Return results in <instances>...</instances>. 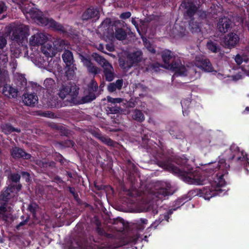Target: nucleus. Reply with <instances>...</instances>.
<instances>
[{"mask_svg": "<svg viewBox=\"0 0 249 249\" xmlns=\"http://www.w3.org/2000/svg\"><path fill=\"white\" fill-rule=\"evenodd\" d=\"M188 162V160L183 156L177 161V163L182 166L181 169L169 162L162 163L160 166L178 175L188 184L204 185L208 182V185L199 190L200 196L206 200L225 194L227 183L224 176L228 173L229 165L225 163L224 160L206 164L204 171L194 170Z\"/></svg>", "mask_w": 249, "mask_h": 249, "instance_id": "obj_1", "label": "nucleus"}, {"mask_svg": "<svg viewBox=\"0 0 249 249\" xmlns=\"http://www.w3.org/2000/svg\"><path fill=\"white\" fill-rule=\"evenodd\" d=\"M57 50L51 44H47L41 47V53H37L32 57V61L36 65L42 67L50 71L59 70V65L57 60H53V57L55 55Z\"/></svg>", "mask_w": 249, "mask_h": 249, "instance_id": "obj_2", "label": "nucleus"}, {"mask_svg": "<svg viewBox=\"0 0 249 249\" xmlns=\"http://www.w3.org/2000/svg\"><path fill=\"white\" fill-rule=\"evenodd\" d=\"M28 35L27 26L21 24L14 29L11 47V58H18L20 56L21 48H25Z\"/></svg>", "mask_w": 249, "mask_h": 249, "instance_id": "obj_3", "label": "nucleus"}, {"mask_svg": "<svg viewBox=\"0 0 249 249\" xmlns=\"http://www.w3.org/2000/svg\"><path fill=\"white\" fill-rule=\"evenodd\" d=\"M162 58L164 62L163 67L165 69L174 71L175 72L174 76H185L187 75V71H194L193 68L187 67V69L182 66L180 61H175L176 58L173 56V53L168 50H165L163 52L162 54Z\"/></svg>", "mask_w": 249, "mask_h": 249, "instance_id": "obj_4", "label": "nucleus"}, {"mask_svg": "<svg viewBox=\"0 0 249 249\" xmlns=\"http://www.w3.org/2000/svg\"><path fill=\"white\" fill-rule=\"evenodd\" d=\"M26 11L25 15L27 18H31L35 20L37 24L42 26H46L49 28L64 31V27L60 24L56 22L52 18L43 16L40 11L37 9L32 8L29 10L24 9Z\"/></svg>", "mask_w": 249, "mask_h": 249, "instance_id": "obj_5", "label": "nucleus"}, {"mask_svg": "<svg viewBox=\"0 0 249 249\" xmlns=\"http://www.w3.org/2000/svg\"><path fill=\"white\" fill-rule=\"evenodd\" d=\"M171 184L168 182L159 181L156 183L154 187L150 189L147 193V197L150 201L157 202L163 199L166 196L171 195L170 191Z\"/></svg>", "mask_w": 249, "mask_h": 249, "instance_id": "obj_6", "label": "nucleus"}, {"mask_svg": "<svg viewBox=\"0 0 249 249\" xmlns=\"http://www.w3.org/2000/svg\"><path fill=\"white\" fill-rule=\"evenodd\" d=\"M223 158H220L219 160H231L235 159V160L241 163V164L247 166L249 164L247 154L243 151H240L239 147L235 144L232 145L231 147L225 151L223 154ZM225 163L227 164L225 162Z\"/></svg>", "mask_w": 249, "mask_h": 249, "instance_id": "obj_7", "label": "nucleus"}, {"mask_svg": "<svg viewBox=\"0 0 249 249\" xmlns=\"http://www.w3.org/2000/svg\"><path fill=\"white\" fill-rule=\"evenodd\" d=\"M78 89L76 85H63L59 89L58 94L61 98H67V101L72 102H74V100L78 95Z\"/></svg>", "mask_w": 249, "mask_h": 249, "instance_id": "obj_8", "label": "nucleus"}, {"mask_svg": "<svg viewBox=\"0 0 249 249\" xmlns=\"http://www.w3.org/2000/svg\"><path fill=\"white\" fill-rule=\"evenodd\" d=\"M94 59L100 64L104 69V72L106 79L108 81H111L114 79L113 68L106 59L96 53L92 54Z\"/></svg>", "mask_w": 249, "mask_h": 249, "instance_id": "obj_9", "label": "nucleus"}, {"mask_svg": "<svg viewBox=\"0 0 249 249\" xmlns=\"http://www.w3.org/2000/svg\"><path fill=\"white\" fill-rule=\"evenodd\" d=\"M142 59V52L140 51L130 54L127 57V60L124 61L123 59H119L120 66L124 71H127L134 64L141 61Z\"/></svg>", "mask_w": 249, "mask_h": 249, "instance_id": "obj_10", "label": "nucleus"}, {"mask_svg": "<svg viewBox=\"0 0 249 249\" xmlns=\"http://www.w3.org/2000/svg\"><path fill=\"white\" fill-rule=\"evenodd\" d=\"M62 58L68 67L66 71V75L68 78H71L73 76L75 70L76 69L74 66H71L73 61L72 53L69 51H65L62 55Z\"/></svg>", "mask_w": 249, "mask_h": 249, "instance_id": "obj_11", "label": "nucleus"}, {"mask_svg": "<svg viewBox=\"0 0 249 249\" xmlns=\"http://www.w3.org/2000/svg\"><path fill=\"white\" fill-rule=\"evenodd\" d=\"M20 188L21 185L19 184L17 185L16 186H15L14 185L11 184L7 189L2 193L0 196L1 199L3 201H7L12 197H14Z\"/></svg>", "mask_w": 249, "mask_h": 249, "instance_id": "obj_12", "label": "nucleus"}, {"mask_svg": "<svg viewBox=\"0 0 249 249\" xmlns=\"http://www.w3.org/2000/svg\"><path fill=\"white\" fill-rule=\"evenodd\" d=\"M48 37L45 34L41 32H37L30 37L29 45L31 47H38L45 43Z\"/></svg>", "mask_w": 249, "mask_h": 249, "instance_id": "obj_13", "label": "nucleus"}, {"mask_svg": "<svg viewBox=\"0 0 249 249\" xmlns=\"http://www.w3.org/2000/svg\"><path fill=\"white\" fill-rule=\"evenodd\" d=\"M239 38L234 33H231L225 36L222 41V44L225 47L231 48L234 47L238 43Z\"/></svg>", "mask_w": 249, "mask_h": 249, "instance_id": "obj_14", "label": "nucleus"}, {"mask_svg": "<svg viewBox=\"0 0 249 249\" xmlns=\"http://www.w3.org/2000/svg\"><path fill=\"white\" fill-rule=\"evenodd\" d=\"M195 65L196 67L205 71L212 72L213 71L212 65L210 61L203 58L196 57Z\"/></svg>", "mask_w": 249, "mask_h": 249, "instance_id": "obj_15", "label": "nucleus"}, {"mask_svg": "<svg viewBox=\"0 0 249 249\" xmlns=\"http://www.w3.org/2000/svg\"><path fill=\"white\" fill-rule=\"evenodd\" d=\"M79 58L84 66L87 68L88 71L89 72L96 74L100 71V70L98 68L93 65L88 56H85L80 54Z\"/></svg>", "mask_w": 249, "mask_h": 249, "instance_id": "obj_16", "label": "nucleus"}, {"mask_svg": "<svg viewBox=\"0 0 249 249\" xmlns=\"http://www.w3.org/2000/svg\"><path fill=\"white\" fill-rule=\"evenodd\" d=\"M107 100L108 103H111L113 106L111 107L108 106L107 107V110L110 111V113H117L119 112L120 108L119 107L115 106V104L120 103L123 101V99L120 98H113L111 97L107 96Z\"/></svg>", "mask_w": 249, "mask_h": 249, "instance_id": "obj_17", "label": "nucleus"}, {"mask_svg": "<svg viewBox=\"0 0 249 249\" xmlns=\"http://www.w3.org/2000/svg\"><path fill=\"white\" fill-rule=\"evenodd\" d=\"M235 61L238 65L243 64L242 65L243 71L247 74L249 71V58L245 56H242L239 54L236 55L235 57Z\"/></svg>", "mask_w": 249, "mask_h": 249, "instance_id": "obj_18", "label": "nucleus"}, {"mask_svg": "<svg viewBox=\"0 0 249 249\" xmlns=\"http://www.w3.org/2000/svg\"><path fill=\"white\" fill-rule=\"evenodd\" d=\"M99 17V12L97 9L89 8L82 15V18L84 20H87L89 18H93L96 20Z\"/></svg>", "mask_w": 249, "mask_h": 249, "instance_id": "obj_19", "label": "nucleus"}, {"mask_svg": "<svg viewBox=\"0 0 249 249\" xmlns=\"http://www.w3.org/2000/svg\"><path fill=\"white\" fill-rule=\"evenodd\" d=\"M11 155L14 158H22L25 159H29L31 157L29 154L25 153L22 149L18 147L12 148Z\"/></svg>", "mask_w": 249, "mask_h": 249, "instance_id": "obj_20", "label": "nucleus"}, {"mask_svg": "<svg viewBox=\"0 0 249 249\" xmlns=\"http://www.w3.org/2000/svg\"><path fill=\"white\" fill-rule=\"evenodd\" d=\"M230 26V20L228 18L225 17L221 18L217 24L218 30L221 33L227 32Z\"/></svg>", "mask_w": 249, "mask_h": 249, "instance_id": "obj_21", "label": "nucleus"}, {"mask_svg": "<svg viewBox=\"0 0 249 249\" xmlns=\"http://www.w3.org/2000/svg\"><path fill=\"white\" fill-rule=\"evenodd\" d=\"M2 92L5 96L9 98H15L18 94V91L16 89L7 84L4 86Z\"/></svg>", "mask_w": 249, "mask_h": 249, "instance_id": "obj_22", "label": "nucleus"}, {"mask_svg": "<svg viewBox=\"0 0 249 249\" xmlns=\"http://www.w3.org/2000/svg\"><path fill=\"white\" fill-rule=\"evenodd\" d=\"M38 101L37 96L34 94H25L23 99V103L29 106H35Z\"/></svg>", "mask_w": 249, "mask_h": 249, "instance_id": "obj_23", "label": "nucleus"}, {"mask_svg": "<svg viewBox=\"0 0 249 249\" xmlns=\"http://www.w3.org/2000/svg\"><path fill=\"white\" fill-rule=\"evenodd\" d=\"M0 215L4 220L8 221L11 219V209L9 208H7L4 206H1L0 207Z\"/></svg>", "mask_w": 249, "mask_h": 249, "instance_id": "obj_24", "label": "nucleus"}, {"mask_svg": "<svg viewBox=\"0 0 249 249\" xmlns=\"http://www.w3.org/2000/svg\"><path fill=\"white\" fill-rule=\"evenodd\" d=\"M123 80L122 79L117 80L115 83L109 84L108 86V90L110 92H113L116 89H120L123 86Z\"/></svg>", "mask_w": 249, "mask_h": 249, "instance_id": "obj_25", "label": "nucleus"}, {"mask_svg": "<svg viewBox=\"0 0 249 249\" xmlns=\"http://www.w3.org/2000/svg\"><path fill=\"white\" fill-rule=\"evenodd\" d=\"M186 6V13L189 17H192L196 12L197 8L191 2H188L187 4L186 3H184Z\"/></svg>", "mask_w": 249, "mask_h": 249, "instance_id": "obj_26", "label": "nucleus"}, {"mask_svg": "<svg viewBox=\"0 0 249 249\" xmlns=\"http://www.w3.org/2000/svg\"><path fill=\"white\" fill-rule=\"evenodd\" d=\"M172 213V210H169L164 215H160V217L158 220H156L155 222H154L152 225L151 227L156 228L158 225L164 219L166 221H168V219L169 218V215H170Z\"/></svg>", "mask_w": 249, "mask_h": 249, "instance_id": "obj_27", "label": "nucleus"}, {"mask_svg": "<svg viewBox=\"0 0 249 249\" xmlns=\"http://www.w3.org/2000/svg\"><path fill=\"white\" fill-rule=\"evenodd\" d=\"M2 131L6 134H9L13 132H19L20 130L15 128L9 124H4L1 126Z\"/></svg>", "mask_w": 249, "mask_h": 249, "instance_id": "obj_28", "label": "nucleus"}, {"mask_svg": "<svg viewBox=\"0 0 249 249\" xmlns=\"http://www.w3.org/2000/svg\"><path fill=\"white\" fill-rule=\"evenodd\" d=\"M132 118L138 122H142L144 120V117L142 112L139 110H134L132 112Z\"/></svg>", "mask_w": 249, "mask_h": 249, "instance_id": "obj_29", "label": "nucleus"}, {"mask_svg": "<svg viewBox=\"0 0 249 249\" xmlns=\"http://www.w3.org/2000/svg\"><path fill=\"white\" fill-rule=\"evenodd\" d=\"M116 38L120 40H124L126 36L125 32L122 29H117L115 32Z\"/></svg>", "mask_w": 249, "mask_h": 249, "instance_id": "obj_30", "label": "nucleus"}, {"mask_svg": "<svg viewBox=\"0 0 249 249\" xmlns=\"http://www.w3.org/2000/svg\"><path fill=\"white\" fill-rule=\"evenodd\" d=\"M207 47L213 53H216L219 50V47L212 41L207 42Z\"/></svg>", "mask_w": 249, "mask_h": 249, "instance_id": "obj_31", "label": "nucleus"}, {"mask_svg": "<svg viewBox=\"0 0 249 249\" xmlns=\"http://www.w3.org/2000/svg\"><path fill=\"white\" fill-rule=\"evenodd\" d=\"M44 84L47 89H51L54 87L55 82L52 78H46L44 81Z\"/></svg>", "mask_w": 249, "mask_h": 249, "instance_id": "obj_32", "label": "nucleus"}, {"mask_svg": "<svg viewBox=\"0 0 249 249\" xmlns=\"http://www.w3.org/2000/svg\"><path fill=\"white\" fill-rule=\"evenodd\" d=\"M38 207L35 203H31L28 207L29 211L32 213L33 216L34 217H36V212L37 211Z\"/></svg>", "mask_w": 249, "mask_h": 249, "instance_id": "obj_33", "label": "nucleus"}, {"mask_svg": "<svg viewBox=\"0 0 249 249\" xmlns=\"http://www.w3.org/2000/svg\"><path fill=\"white\" fill-rule=\"evenodd\" d=\"M189 25L192 32L196 33L200 31V27L198 23H194L193 21H192L190 23Z\"/></svg>", "mask_w": 249, "mask_h": 249, "instance_id": "obj_34", "label": "nucleus"}, {"mask_svg": "<svg viewBox=\"0 0 249 249\" xmlns=\"http://www.w3.org/2000/svg\"><path fill=\"white\" fill-rule=\"evenodd\" d=\"M69 249H85L84 247L80 242L74 241L72 243L71 246Z\"/></svg>", "mask_w": 249, "mask_h": 249, "instance_id": "obj_35", "label": "nucleus"}, {"mask_svg": "<svg viewBox=\"0 0 249 249\" xmlns=\"http://www.w3.org/2000/svg\"><path fill=\"white\" fill-rule=\"evenodd\" d=\"M8 178L13 183H17L20 179V176L18 174H11Z\"/></svg>", "mask_w": 249, "mask_h": 249, "instance_id": "obj_36", "label": "nucleus"}, {"mask_svg": "<svg viewBox=\"0 0 249 249\" xmlns=\"http://www.w3.org/2000/svg\"><path fill=\"white\" fill-rule=\"evenodd\" d=\"M27 0H21V5H20V8L24 13V14H26V11L24 9L26 8V9L29 10V9H31L32 7L33 4H31V5H28L27 6H26V4H24V3L26 2Z\"/></svg>", "mask_w": 249, "mask_h": 249, "instance_id": "obj_37", "label": "nucleus"}, {"mask_svg": "<svg viewBox=\"0 0 249 249\" xmlns=\"http://www.w3.org/2000/svg\"><path fill=\"white\" fill-rule=\"evenodd\" d=\"M143 41L144 43V46L147 48V49L149 50V52L155 53V51L153 47L151 45V44L146 41V39H143Z\"/></svg>", "mask_w": 249, "mask_h": 249, "instance_id": "obj_38", "label": "nucleus"}, {"mask_svg": "<svg viewBox=\"0 0 249 249\" xmlns=\"http://www.w3.org/2000/svg\"><path fill=\"white\" fill-rule=\"evenodd\" d=\"M101 139L102 142L107 144L108 145H111L112 144L113 142L109 138H106L104 137H102Z\"/></svg>", "mask_w": 249, "mask_h": 249, "instance_id": "obj_39", "label": "nucleus"}, {"mask_svg": "<svg viewBox=\"0 0 249 249\" xmlns=\"http://www.w3.org/2000/svg\"><path fill=\"white\" fill-rule=\"evenodd\" d=\"M131 16V13L129 12L122 13L120 15V18L122 19H126Z\"/></svg>", "mask_w": 249, "mask_h": 249, "instance_id": "obj_40", "label": "nucleus"}, {"mask_svg": "<svg viewBox=\"0 0 249 249\" xmlns=\"http://www.w3.org/2000/svg\"><path fill=\"white\" fill-rule=\"evenodd\" d=\"M187 102V103L188 102V101L187 100H183L181 102V105L182 107V109H183L182 112H183V114L184 116H185L186 115V114H187L186 113L185 107V105Z\"/></svg>", "mask_w": 249, "mask_h": 249, "instance_id": "obj_41", "label": "nucleus"}, {"mask_svg": "<svg viewBox=\"0 0 249 249\" xmlns=\"http://www.w3.org/2000/svg\"><path fill=\"white\" fill-rule=\"evenodd\" d=\"M6 9V7L5 6L4 3L2 1H0V14L5 11Z\"/></svg>", "mask_w": 249, "mask_h": 249, "instance_id": "obj_42", "label": "nucleus"}, {"mask_svg": "<svg viewBox=\"0 0 249 249\" xmlns=\"http://www.w3.org/2000/svg\"><path fill=\"white\" fill-rule=\"evenodd\" d=\"M22 177L23 178H25L26 182H29L30 181V175L29 173L26 172H23L22 173Z\"/></svg>", "mask_w": 249, "mask_h": 249, "instance_id": "obj_43", "label": "nucleus"}, {"mask_svg": "<svg viewBox=\"0 0 249 249\" xmlns=\"http://www.w3.org/2000/svg\"><path fill=\"white\" fill-rule=\"evenodd\" d=\"M43 115L45 117H49V118H53L54 116L53 114L51 112H43Z\"/></svg>", "mask_w": 249, "mask_h": 249, "instance_id": "obj_44", "label": "nucleus"}, {"mask_svg": "<svg viewBox=\"0 0 249 249\" xmlns=\"http://www.w3.org/2000/svg\"><path fill=\"white\" fill-rule=\"evenodd\" d=\"M139 223L143 225H147V220L144 218H141Z\"/></svg>", "mask_w": 249, "mask_h": 249, "instance_id": "obj_45", "label": "nucleus"}, {"mask_svg": "<svg viewBox=\"0 0 249 249\" xmlns=\"http://www.w3.org/2000/svg\"><path fill=\"white\" fill-rule=\"evenodd\" d=\"M132 23L135 25L136 28L137 29V30L139 31V30L138 29V24L137 23V21L136 20L135 18H132L131 20Z\"/></svg>", "mask_w": 249, "mask_h": 249, "instance_id": "obj_46", "label": "nucleus"}, {"mask_svg": "<svg viewBox=\"0 0 249 249\" xmlns=\"http://www.w3.org/2000/svg\"><path fill=\"white\" fill-rule=\"evenodd\" d=\"M217 77L218 78H219L220 79H222L225 77H224L223 75L220 73H217Z\"/></svg>", "mask_w": 249, "mask_h": 249, "instance_id": "obj_47", "label": "nucleus"}, {"mask_svg": "<svg viewBox=\"0 0 249 249\" xmlns=\"http://www.w3.org/2000/svg\"><path fill=\"white\" fill-rule=\"evenodd\" d=\"M11 65L12 66V69H15L16 68V66H17V64H16V62H11L10 63Z\"/></svg>", "mask_w": 249, "mask_h": 249, "instance_id": "obj_48", "label": "nucleus"}, {"mask_svg": "<svg viewBox=\"0 0 249 249\" xmlns=\"http://www.w3.org/2000/svg\"><path fill=\"white\" fill-rule=\"evenodd\" d=\"M92 83L93 85L92 90H96V89H97V84H96V83H95L94 82H92Z\"/></svg>", "mask_w": 249, "mask_h": 249, "instance_id": "obj_49", "label": "nucleus"}, {"mask_svg": "<svg viewBox=\"0 0 249 249\" xmlns=\"http://www.w3.org/2000/svg\"><path fill=\"white\" fill-rule=\"evenodd\" d=\"M94 99H95V96H94V95H93L92 98H91L90 99H87L86 101H90L93 100Z\"/></svg>", "mask_w": 249, "mask_h": 249, "instance_id": "obj_50", "label": "nucleus"}, {"mask_svg": "<svg viewBox=\"0 0 249 249\" xmlns=\"http://www.w3.org/2000/svg\"><path fill=\"white\" fill-rule=\"evenodd\" d=\"M25 221L20 222V224L17 226V229H18L19 226H22L25 224Z\"/></svg>", "mask_w": 249, "mask_h": 249, "instance_id": "obj_51", "label": "nucleus"}, {"mask_svg": "<svg viewBox=\"0 0 249 249\" xmlns=\"http://www.w3.org/2000/svg\"><path fill=\"white\" fill-rule=\"evenodd\" d=\"M245 111H249V107H247L245 108Z\"/></svg>", "mask_w": 249, "mask_h": 249, "instance_id": "obj_52", "label": "nucleus"}, {"mask_svg": "<svg viewBox=\"0 0 249 249\" xmlns=\"http://www.w3.org/2000/svg\"><path fill=\"white\" fill-rule=\"evenodd\" d=\"M24 77L23 76V75H20V79H24Z\"/></svg>", "mask_w": 249, "mask_h": 249, "instance_id": "obj_53", "label": "nucleus"}, {"mask_svg": "<svg viewBox=\"0 0 249 249\" xmlns=\"http://www.w3.org/2000/svg\"><path fill=\"white\" fill-rule=\"evenodd\" d=\"M152 208H151V207L149 206L148 209H147V211H150Z\"/></svg>", "mask_w": 249, "mask_h": 249, "instance_id": "obj_54", "label": "nucleus"}, {"mask_svg": "<svg viewBox=\"0 0 249 249\" xmlns=\"http://www.w3.org/2000/svg\"><path fill=\"white\" fill-rule=\"evenodd\" d=\"M144 211V210H140V211H138V212H143Z\"/></svg>", "mask_w": 249, "mask_h": 249, "instance_id": "obj_55", "label": "nucleus"}, {"mask_svg": "<svg viewBox=\"0 0 249 249\" xmlns=\"http://www.w3.org/2000/svg\"><path fill=\"white\" fill-rule=\"evenodd\" d=\"M178 36H180V37H182V36L181 35H179Z\"/></svg>", "mask_w": 249, "mask_h": 249, "instance_id": "obj_56", "label": "nucleus"}, {"mask_svg": "<svg viewBox=\"0 0 249 249\" xmlns=\"http://www.w3.org/2000/svg\"><path fill=\"white\" fill-rule=\"evenodd\" d=\"M117 22L118 23H120V21L119 20L117 21Z\"/></svg>", "mask_w": 249, "mask_h": 249, "instance_id": "obj_57", "label": "nucleus"}, {"mask_svg": "<svg viewBox=\"0 0 249 249\" xmlns=\"http://www.w3.org/2000/svg\"><path fill=\"white\" fill-rule=\"evenodd\" d=\"M3 18V17H2V18H0V19H2V18Z\"/></svg>", "mask_w": 249, "mask_h": 249, "instance_id": "obj_58", "label": "nucleus"}]
</instances>
